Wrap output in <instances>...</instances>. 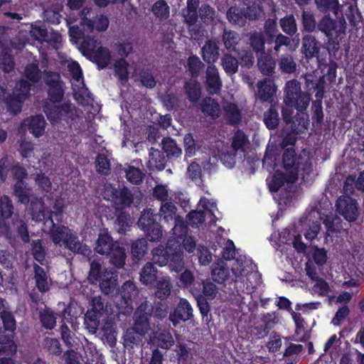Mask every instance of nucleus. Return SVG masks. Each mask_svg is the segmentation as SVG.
<instances>
[{
    "instance_id": "4d7b16f0",
    "label": "nucleus",
    "mask_w": 364,
    "mask_h": 364,
    "mask_svg": "<svg viewBox=\"0 0 364 364\" xmlns=\"http://www.w3.org/2000/svg\"><path fill=\"white\" fill-rule=\"evenodd\" d=\"M250 46L256 53H264L265 38L262 32H254L249 38Z\"/></svg>"
},
{
    "instance_id": "72a5a7b5",
    "label": "nucleus",
    "mask_w": 364,
    "mask_h": 364,
    "mask_svg": "<svg viewBox=\"0 0 364 364\" xmlns=\"http://www.w3.org/2000/svg\"><path fill=\"white\" fill-rule=\"evenodd\" d=\"M316 9L324 14L332 11L338 17L341 12V5L338 0H314Z\"/></svg>"
},
{
    "instance_id": "69168bd1",
    "label": "nucleus",
    "mask_w": 364,
    "mask_h": 364,
    "mask_svg": "<svg viewBox=\"0 0 364 364\" xmlns=\"http://www.w3.org/2000/svg\"><path fill=\"white\" fill-rule=\"evenodd\" d=\"M176 212V205L171 202H166L161 206L159 219L162 218L164 221L168 224L171 221H173Z\"/></svg>"
},
{
    "instance_id": "0e129e2a",
    "label": "nucleus",
    "mask_w": 364,
    "mask_h": 364,
    "mask_svg": "<svg viewBox=\"0 0 364 364\" xmlns=\"http://www.w3.org/2000/svg\"><path fill=\"white\" fill-rule=\"evenodd\" d=\"M43 348L51 355H59L63 352L59 341L55 338L46 337L42 343Z\"/></svg>"
},
{
    "instance_id": "f257e3e1",
    "label": "nucleus",
    "mask_w": 364,
    "mask_h": 364,
    "mask_svg": "<svg viewBox=\"0 0 364 364\" xmlns=\"http://www.w3.org/2000/svg\"><path fill=\"white\" fill-rule=\"evenodd\" d=\"M65 208V201L62 198L55 200L53 208L48 210L46 208L44 202L41 198H34L31 200V214L32 219L38 223H42L48 228H66L65 225H58L61 221Z\"/></svg>"
},
{
    "instance_id": "7ed1b4c3",
    "label": "nucleus",
    "mask_w": 364,
    "mask_h": 364,
    "mask_svg": "<svg viewBox=\"0 0 364 364\" xmlns=\"http://www.w3.org/2000/svg\"><path fill=\"white\" fill-rule=\"evenodd\" d=\"M282 164L285 171L289 173L291 181H297L299 176L304 181H308L313 171L309 157L298 155L294 148H287L282 154Z\"/></svg>"
},
{
    "instance_id": "1a4fd4ad",
    "label": "nucleus",
    "mask_w": 364,
    "mask_h": 364,
    "mask_svg": "<svg viewBox=\"0 0 364 364\" xmlns=\"http://www.w3.org/2000/svg\"><path fill=\"white\" fill-rule=\"evenodd\" d=\"M255 269L256 265L251 259L240 255L231 266L232 281L235 283L243 282Z\"/></svg>"
},
{
    "instance_id": "4c0bfd02",
    "label": "nucleus",
    "mask_w": 364,
    "mask_h": 364,
    "mask_svg": "<svg viewBox=\"0 0 364 364\" xmlns=\"http://www.w3.org/2000/svg\"><path fill=\"white\" fill-rule=\"evenodd\" d=\"M34 279L36 280V287L41 292L48 291L49 286L48 283V275L44 269L37 264L33 265Z\"/></svg>"
},
{
    "instance_id": "c03bdc74",
    "label": "nucleus",
    "mask_w": 364,
    "mask_h": 364,
    "mask_svg": "<svg viewBox=\"0 0 364 364\" xmlns=\"http://www.w3.org/2000/svg\"><path fill=\"white\" fill-rule=\"evenodd\" d=\"M280 118L277 109L274 105H271L267 111L264 113V122L269 129L277 128Z\"/></svg>"
},
{
    "instance_id": "7c9ffc66",
    "label": "nucleus",
    "mask_w": 364,
    "mask_h": 364,
    "mask_svg": "<svg viewBox=\"0 0 364 364\" xmlns=\"http://www.w3.org/2000/svg\"><path fill=\"white\" fill-rule=\"evenodd\" d=\"M46 120L42 114L31 116L28 123V130L36 138L41 136L45 132Z\"/></svg>"
},
{
    "instance_id": "a19ab883",
    "label": "nucleus",
    "mask_w": 364,
    "mask_h": 364,
    "mask_svg": "<svg viewBox=\"0 0 364 364\" xmlns=\"http://www.w3.org/2000/svg\"><path fill=\"white\" fill-rule=\"evenodd\" d=\"M181 15L183 18V23L188 28H190L191 26H195L199 18L198 10L187 7L181 9ZM189 30L192 32V36L194 35L196 37L197 36L195 28Z\"/></svg>"
},
{
    "instance_id": "e2e57ef3",
    "label": "nucleus",
    "mask_w": 364,
    "mask_h": 364,
    "mask_svg": "<svg viewBox=\"0 0 364 364\" xmlns=\"http://www.w3.org/2000/svg\"><path fill=\"white\" fill-rule=\"evenodd\" d=\"M141 85L149 89L156 85V80L153 73L149 68H142L138 74Z\"/></svg>"
},
{
    "instance_id": "2eb2a0df",
    "label": "nucleus",
    "mask_w": 364,
    "mask_h": 364,
    "mask_svg": "<svg viewBox=\"0 0 364 364\" xmlns=\"http://www.w3.org/2000/svg\"><path fill=\"white\" fill-rule=\"evenodd\" d=\"M250 7L233 6L228 10L227 18L231 23L244 26L246 19L252 20L256 18V15H252Z\"/></svg>"
},
{
    "instance_id": "58836bf2",
    "label": "nucleus",
    "mask_w": 364,
    "mask_h": 364,
    "mask_svg": "<svg viewBox=\"0 0 364 364\" xmlns=\"http://www.w3.org/2000/svg\"><path fill=\"white\" fill-rule=\"evenodd\" d=\"M200 205L203 208V210H205V214L209 218L208 221V225L210 227L215 225L218 220L215 215V211L218 210L217 204L215 201L210 200L209 199L203 197L200 200Z\"/></svg>"
},
{
    "instance_id": "a211bd4d",
    "label": "nucleus",
    "mask_w": 364,
    "mask_h": 364,
    "mask_svg": "<svg viewBox=\"0 0 364 364\" xmlns=\"http://www.w3.org/2000/svg\"><path fill=\"white\" fill-rule=\"evenodd\" d=\"M206 87L209 93L216 94L222 87V81L218 68L214 65H208L206 70Z\"/></svg>"
},
{
    "instance_id": "de8ad7c7",
    "label": "nucleus",
    "mask_w": 364,
    "mask_h": 364,
    "mask_svg": "<svg viewBox=\"0 0 364 364\" xmlns=\"http://www.w3.org/2000/svg\"><path fill=\"white\" fill-rule=\"evenodd\" d=\"M78 44V48L82 55L88 58L98 48L97 40L89 36H85Z\"/></svg>"
},
{
    "instance_id": "5701e85b",
    "label": "nucleus",
    "mask_w": 364,
    "mask_h": 364,
    "mask_svg": "<svg viewBox=\"0 0 364 364\" xmlns=\"http://www.w3.org/2000/svg\"><path fill=\"white\" fill-rule=\"evenodd\" d=\"M161 149L163 153L171 161L176 160L181 157L182 149L178 146L176 140L167 136L164 137L161 143Z\"/></svg>"
},
{
    "instance_id": "774afa93",
    "label": "nucleus",
    "mask_w": 364,
    "mask_h": 364,
    "mask_svg": "<svg viewBox=\"0 0 364 364\" xmlns=\"http://www.w3.org/2000/svg\"><path fill=\"white\" fill-rule=\"evenodd\" d=\"M274 37L273 50L275 54L277 55L280 52L282 46L288 47L289 49L292 50H294V48L291 46V42L293 41V39L291 38V36L279 33Z\"/></svg>"
},
{
    "instance_id": "e433bc0d",
    "label": "nucleus",
    "mask_w": 364,
    "mask_h": 364,
    "mask_svg": "<svg viewBox=\"0 0 364 364\" xmlns=\"http://www.w3.org/2000/svg\"><path fill=\"white\" fill-rule=\"evenodd\" d=\"M155 18L161 21L167 20L170 16V7L165 0H158L151 9Z\"/></svg>"
},
{
    "instance_id": "6ab92c4d",
    "label": "nucleus",
    "mask_w": 364,
    "mask_h": 364,
    "mask_svg": "<svg viewBox=\"0 0 364 364\" xmlns=\"http://www.w3.org/2000/svg\"><path fill=\"white\" fill-rule=\"evenodd\" d=\"M309 115L306 112H297L290 120L289 124L286 127L289 129L290 134L297 135L304 133L308 128Z\"/></svg>"
},
{
    "instance_id": "4be33fe9",
    "label": "nucleus",
    "mask_w": 364,
    "mask_h": 364,
    "mask_svg": "<svg viewBox=\"0 0 364 364\" xmlns=\"http://www.w3.org/2000/svg\"><path fill=\"white\" fill-rule=\"evenodd\" d=\"M211 277L214 282L223 284L230 277V269L226 262L218 259L211 265Z\"/></svg>"
},
{
    "instance_id": "8fccbe9b",
    "label": "nucleus",
    "mask_w": 364,
    "mask_h": 364,
    "mask_svg": "<svg viewBox=\"0 0 364 364\" xmlns=\"http://www.w3.org/2000/svg\"><path fill=\"white\" fill-rule=\"evenodd\" d=\"M301 23L302 31L312 33L315 31L318 23H316L315 16L311 11H303L301 12Z\"/></svg>"
},
{
    "instance_id": "338daca9",
    "label": "nucleus",
    "mask_w": 364,
    "mask_h": 364,
    "mask_svg": "<svg viewBox=\"0 0 364 364\" xmlns=\"http://www.w3.org/2000/svg\"><path fill=\"white\" fill-rule=\"evenodd\" d=\"M101 316L87 311L85 315L84 324L86 329L92 334H95L99 328L100 318Z\"/></svg>"
},
{
    "instance_id": "f8f14e48",
    "label": "nucleus",
    "mask_w": 364,
    "mask_h": 364,
    "mask_svg": "<svg viewBox=\"0 0 364 364\" xmlns=\"http://www.w3.org/2000/svg\"><path fill=\"white\" fill-rule=\"evenodd\" d=\"M336 210L343 218L352 222L357 219L358 205L357 200L348 196H340L336 203Z\"/></svg>"
},
{
    "instance_id": "bb28decb",
    "label": "nucleus",
    "mask_w": 364,
    "mask_h": 364,
    "mask_svg": "<svg viewBox=\"0 0 364 364\" xmlns=\"http://www.w3.org/2000/svg\"><path fill=\"white\" fill-rule=\"evenodd\" d=\"M302 53L306 58L317 56L319 50V42L311 35H305L302 39Z\"/></svg>"
},
{
    "instance_id": "393cba45",
    "label": "nucleus",
    "mask_w": 364,
    "mask_h": 364,
    "mask_svg": "<svg viewBox=\"0 0 364 364\" xmlns=\"http://www.w3.org/2000/svg\"><path fill=\"white\" fill-rule=\"evenodd\" d=\"M277 89L272 82L264 80L258 83L257 96L262 102L272 103Z\"/></svg>"
},
{
    "instance_id": "680f3d73",
    "label": "nucleus",
    "mask_w": 364,
    "mask_h": 364,
    "mask_svg": "<svg viewBox=\"0 0 364 364\" xmlns=\"http://www.w3.org/2000/svg\"><path fill=\"white\" fill-rule=\"evenodd\" d=\"M278 63L279 69L284 73H293L296 71V64L290 54L282 55Z\"/></svg>"
},
{
    "instance_id": "c9c22d12",
    "label": "nucleus",
    "mask_w": 364,
    "mask_h": 364,
    "mask_svg": "<svg viewBox=\"0 0 364 364\" xmlns=\"http://www.w3.org/2000/svg\"><path fill=\"white\" fill-rule=\"evenodd\" d=\"M117 245L114 244L112 238L107 233H101L97 240L96 246L95 247L97 252L101 255H107Z\"/></svg>"
},
{
    "instance_id": "a18cd8bd",
    "label": "nucleus",
    "mask_w": 364,
    "mask_h": 364,
    "mask_svg": "<svg viewBox=\"0 0 364 364\" xmlns=\"http://www.w3.org/2000/svg\"><path fill=\"white\" fill-rule=\"evenodd\" d=\"M63 245L74 252L81 253L84 255L90 252V250L82 245L76 236L70 233L67 235L65 240H63Z\"/></svg>"
},
{
    "instance_id": "09e8293b",
    "label": "nucleus",
    "mask_w": 364,
    "mask_h": 364,
    "mask_svg": "<svg viewBox=\"0 0 364 364\" xmlns=\"http://www.w3.org/2000/svg\"><path fill=\"white\" fill-rule=\"evenodd\" d=\"M109 262L117 268H122L125 264L126 254L124 249L116 245L109 253Z\"/></svg>"
},
{
    "instance_id": "9d476101",
    "label": "nucleus",
    "mask_w": 364,
    "mask_h": 364,
    "mask_svg": "<svg viewBox=\"0 0 364 364\" xmlns=\"http://www.w3.org/2000/svg\"><path fill=\"white\" fill-rule=\"evenodd\" d=\"M91 9L89 8H84L80 11V24L83 28H87L89 31L92 32L94 30L97 31H105L109 26L108 18L103 15H96L92 18L87 17L90 13Z\"/></svg>"
},
{
    "instance_id": "49530a36",
    "label": "nucleus",
    "mask_w": 364,
    "mask_h": 364,
    "mask_svg": "<svg viewBox=\"0 0 364 364\" xmlns=\"http://www.w3.org/2000/svg\"><path fill=\"white\" fill-rule=\"evenodd\" d=\"M186 67L191 77H197L204 68V64L196 55H191L187 59Z\"/></svg>"
},
{
    "instance_id": "39448f33",
    "label": "nucleus",
    "mask_w": 364,
    "mask_h": 364,
    "mask_svg": "<svg viewBox=\"0 0 364 364\" xmlns=\"http://www.w3.org/2000/svg\"><path fill=\"white\" fill-rule=\"evenodd\" d=\"M311 95L301 91L299 82L296 80L287 81L285 86L284 102L288 107H294L299 112H304L311 101Z\"/></svg>"
},
{
    "instance_id": "f03ea898",
    "label": "nucleus",
    "mask_w": 364,
    "mask_h": 364,
    "mask_svg": "<svg viewBox=\"0 0 364 364\" xmlns=\"http://www.w3.org/2000/svg\"><path fill=\"white\" fill-rule=\"evenodd\" d=\"M317 28L326 38V48L329 53L335 55L340 48V42L346 34V22L344 16L338 21L332 18L330 14H325L318 21Z\"/></svg>"
},
{
    "instance_id": "ea45409f",
    "label": "nucleus",
    "mask_w": 364,
    "mask_h": 364,
    "mask_svg": "<svg viewBox=\"0 0 364 364\" xmlns=\"http://www.w3.org/2000/svg\"><path fill=\"white\" fill-rule=\"evenodd\" d=\"M222 38L225 48L229 52H237L235 47L240 41V36L236 31L224 29Z\"/></svg>"
},
{
    "instance_id": "603ef678",
    "label": "nucleus",
    "mask_w": 364,
    "mask_h": 364,
    "mask_svg": "<svg viewBox=\"0 0 364 364\" xmlns=\"http://www.w3.org/2000/svg\"><path fill=\"white\" fill-rule=\"evenodd\" d=\"M184 88L187 98L191 102L195 103L198 101L201 95V88L198 82H187Z\"/></svg>"
},
{
    "instance_id": "c756f323",
    "label": "nucleus",
    "mask_w": 364,
    "mask_h": 364,
    "mask_svg": "<svg viewBox=\"0 0 364 364\" xmlns=\"http://www.w3.org/2000/svg\"><path fill=\"white\" fill-rule=\"evenodd\" d=\"M89 58L97 65L99 69H104L110 63L111 55L108 48L100 46Z\"/></svg>"
},
{
    "instance_id": "f3484780",
    "label": "nucleus",
    "mask_w": 364,
    "mask_h": 364,
    "mask_svg": "<svg viewBox=\"0 0 364 364\" xmlns=\"http://www.w3.org/2000/svg\"><path fill=\"white\" fill-rule=\"evenodd\" d=\"M118 287L117 274L112 271L105 270L100 277V288L105 295H112Z\"/></svg>"
},
{
    "instance_id": "ddd939ff",
    "label": "nucleus",
    "mask_w": 364,
    "mask_h": 364,
    "mask_svg": "<svg viewBox=\"0 0 364 364\" xmlns=\"http://www.w3.org/2000/svg\"><path fill=\"white\" fill-rule=\"evenodd\" d=\"M193 317V310L187 299L181 298L173 311L169 314V320L174 326L181 321L186 322Z\"/></svg>"
},
{
    "instance_id": "a878e982",
    "label": "nucleus",
    "mask_w": 364,
    "mask_h": 364,
    "mask_svg": "<svg viewBox=\"0 0 364 364\" xmlns=\"http://www.w3.org/2000/svg\"><path fill=\"white\" fill-rule=\"evenodd\" d=\"M289 173H283L282 171L277 170L275 171L271 177V179L267 181L269 190L272 193H277L282 186L287 183H294L296 181H291L289 177Z\"/></svg>"
},
{
    "instance_id": "6e6552de",
    "label": "nucleus",
    "mask_w": 364,
    "mask_h": 364,
    "mask_svg": "<svg viewBox=\"0 0 364 364\" xmlns=\"http://www.w3.org/2000/svg\"><path fill=\"white\" fill-rule=\"evenodd\" d=\"M138 294L139 291L132 282L127 281L124 282L120 290V295L124 304H121L120 306L119 305L116 306L118 309L116 316L131 314L134 309L132 302Z\"/></svg>"
},
{
    "instance_id": "13d9d810",
    "label": "nucleus",
    "mask_w": 364,
    "mask_h": 364,
    "mask_svg": "<svg viewBox=\"0 0 364 364\" xmlns=\"http://www.w3.org/2000/svg\"><path fill=\"white\" fill-rule=\"evenodd\" d=\"M129 63L124 58L117 59L114 63L115 75L121 82H127L129 79Z\"/></svg>"
},
{
    "instance_id": "bf43d9fd",
    "label": "nucleus",
    "mask_w": 364,
    "mask_h": 364,
    "mask_svg": "<svg viewBox=\"0 0 364 364\" xmlns=\"http://www.w3.org/2000/svg\"><path fill=\"white\" fill-rule=\"evenodd\" d=\"M172 285L169 279L161 278L156 282V296L161 300L166 299L171 294Z\"/></svg>"
},
{
    "instance_id": "37998d69",
    "label": "nucleus",
    "mask_w": 364,
    "mask_h": 364,
    "mask_svg": "<svg viewBox=\"0 0 364 364\" xmlns=\"http://www.w3.org/2000/svg\"><path fill=\"white\" fill-rule=\"evenodd\" d=\"M248 144H250L248 136L242 130L237 129L232 136V141L231 144V147L234 152L237 153L240 151L244 153L245 146Z\"/></svg>"
},
{
    "instance_id": "dca6fc26",
    "label": "nucleus",
    "mask_w": 364,
    "mask_h": 364,
    "mask_svg": "<svg viewBox=\"0 0 364 364\" xmlns=\"http://www.w3.org/2000/svg\"><path fill=\"white\" fill-rule=\"evenodd\" d=\"M173 240H169L167 242V248L169 249L168 252V269L171 272L178 273L185 267L183 261V251L180 245H178L175 250L171 249Z\"/></svg>"
},
{
    "instance_id": "0eeeda50",
    "label": "nucleus",
    "mask_w": 364,
    "mask_h": 364,
    "mask_svg": "<svg viewBox=\"0 0 364 364\" xmlns=\"http://www.w3.org/2000/svg\"><path fill=\"white\" fill-rule=\"evenodd\" d=\"M43 81L47 86L48 95L45 102H62L65 87L60 74L54 71H45Z\"/></svg>"
},
{
    "instance_id": "c85d7f7f",
    "label": "nucleus",
    "mask_w": 364,
    "mask_h": 364,
    "mask_svg": "<svg viewBox=\"0 0 364 364\" xmlns=\"http://www.w3.org/2000/svg\"><path fill=\"white\" fill-rule=\"evenodd\" d=\"M200 111L206 116L213 119H217L220 114V108L218 102L210 97H205L200 103Z\"/></svg>"
},
{
    "instance_id": "423d86ee",
    "label": "nucleus",
    "mask_w": 364,
    "mask_h": 364,
    "mask_svg": "<svg viewBox=\"0 0 364 364\" xmlns=\"http://www.w3.org/2000/svg\"><path fill=\"white\" fill-rule=\"evenodd\" d=\"M43 102V111L52 125L59 124L63 120L68 122L73 112L70 102Z\"/></svg>"
},
{
    "instance_id": "412c9836",
    "label": "nucleus",
    "mask_w": 364,
    "mask_h": 364,
    "mask_svg": "<svg viewBox=\"0 0 364 364\" xmlns=\"http://www.w3.org/2000/svg\"><path fill=\"white\" fill-rule=\"evenodd\" d=\"M14 207L11 198L4 195L0 198V228H10L8 220L14 214Z\"/></svg>"
},
{
    "instance_id": "f704fd0d",
    "label": "nucleus",
    "mask_w": 364,
    "mask_h": 364,
    "mask_svg": "<svg viewBox=\"0 0 364 364\" xmlns=\"http://www.w3.org/2000/svg\"><path fill=\"white\" fill-rule=\"evenodd\" d=\"M220 64L228 75L237 73L239 60L230 53H224L220 59Z\"/></svg>"
},
{
    "instance_id": "6e6d98bb",
    "label": "nucleus",
    "mask_w": 364,
    "mask_h": 364,
    "mask_svg": "<svg viewBox=\"0 0 364 364\" xmlns=\"http://www.w3.org/2000/svg\"><path fill=\"white\" fill-rule=\"evenodd\" d=\"M96 171L100 175L107 176L111 171V163L107 156L103 153L98 154L95 159Z\"/></svg>"
},
{
    "instance_id": "473e14b6",
    "label": "nucleus",
    "mask_w": 364,
    "mask_h": 364,
    "mask_svg": "<svg viewBox=\"0 0 364 364\" xmlns=\"http://www.w3.org/2000/svg\"><path fill=\"white\" fill-rule=\"evenodd\" d=\"M257 66L262 74L271 75L274 73L276 62L272 55L264 53L258 57Z\"/></svg>"
},
{
    "instance_id": "79ce46f5",
    "label": "nucleus",
    "mask_w": 364,
    "mask_h": 364,
    "mask_svg": "<svg viewBox=\"0 0 364 364\" xmlns=\"http://www.w3.org/2000/svg\"><path fill=\"white\" fill-rule=\"evenodd\" d=\"M279 26L282 31L289 36H293L297 33V24L293 14H288L280 18Z\"/></svg>"
},
{
    "instance_id": "864d4df0",
    "label": "nucleus",
    "mask_w": 364,
    "mask_h": 364,
    "mask_svg": "<svg viewBox=\"0 0 364 364\" xmlns=\"http://www.w3.org/2000/svg\"><path fill=\"white\" fill-rule=\"evenodd\" d=\"M156 272L157 269L153 263H146L140 272L141 282L146 284H152L156 279Z\"/></svg>"
},
{
    "instance_id": "5fc2aeb1",
    "label": "nucleus",
    "mask_w": 364,
    "mask_h": 364,
    "mask_svg": "<svg viewBox=\"0 0 364 364\" xmlns=\"http://www.w3.org/2000/svg\"><path fill=\"white\" fill-rule=\"evenodd\" d=\"M63 4H57L50 9L44 10L43 14L45 20L52 24H59L62 17L60 12L63 11Z\"/></svg>"
},
{
    "instance_id": "aec40b11",
    "label": "nucleus",
    "mask_w": 364,
    "mask_h": 364,
    "mask_svg": "<svg viewBox=\"0 0 364 364\" xmlns=\"http://www.w3.org/2000/svg\"><path fill=\"white\" fill-rule=\"evenodd\" d=\"M101 332L102 333L101 338L104 343H107L111 347L115 345L117 332L114 318L108 317L104 321Z\"/></svg>"
},
{
    "instance_id": "cd10ccee",
    "label": "nucleus",
    "mask_w": 364,
    "mask_h": 364,
    "mask_svg": "<svg viewBox=\"0 0 364 364\" xmlns=\"http://www.w3.org/2000/svg\"><path fill=\"white\" fill-rule=\"evenodd\" d=\"M166 156L157 149L151 147L149 150V166L151 169L162 171L165 168L167 161Z\"/></svg>"
},
{
    "instance_id": "2f4dec72",
    "label": "nucleus",
    "mask_w": 364,
    "mask_h": 364,
    "mask_svg": "<svg viewBox=\"0 0 364 364\" xmlns=\"http://www.w3.org/2000/svg\"><path fill=\"white\" fill-rule=\"evenodd\" d=\"M159 216L151 209L144 210L138 220L139 228H162L158 223Z\"/></svg>"
},
{
    "instance_id": "052dcab7",
    "label": "nucleus",
    "mask_w": 364,
    "mask_h": 364,
    "mask_svg": "<svg viewBox=\"0 0 364 364\" xmlns=\"http://www.w3.org/2000/svg\"><path fill=\"white\" fill-rule=\"evenodd\" d=\"M125 173L127 181L134 185L141 184L145 176V174L139 168H136L131 165L128 166L125 170Z\"/></svg>"
},
{
    "instance_id": "3c124183",
    "label": "nucleus",
    "mask_w": 364,
    "mask_h": 364,
    "mask_svg": "<svg viewBox=\"0 0 364 364\" xmlns=\"http://www.w3.org/2000/svg\"><path fill=\"white\" fill-rule=\"evenodd\" d=\"M205 220H209L208 218L205 210H191L186 215V223L192 228H199Z\"/></svg>"
},
{
    "instance_id": "4468645a",
    "label": "nucleus",
    "mask_w": 364,
    "mask_h": 364,
    "mask_svg": "<svg viewBox=\"0 0 364 364\" xmlns=\"http://www.w3.org/2000/svg\"><path fill=\"white\" fill-rule=\"evenodd\" d=\"M106 191L110 193L111 200L117 205L129 207L133 203V194L126 186L117 189L114 186L109 185V186L106 188Z\"/></svg>"
},
{
    "instance_id": "9b49d317",
    "label": "nucleus",
    "mask_w": 364,
    "mask_h": 364,
    "mask_svg": "<svg viewBox=\"0 0 364 364\" xmlns=\"http://www.w3.org/2000/svg\"><path fill=\"white\" fill-rule=\"evenodd\" d=\"M153 306L151 304L145 300L142 302L134 312V328L135 331L140 334H145L149 328V320L151 316Z\"/></svg>"
},
{
    "instance_id": "b1692460",
    "label": "nucleus",
    "mask_w": 364,
    "mask_h": 364,
    "mask_svg": "<svg viewBox=\"0 0 364 364\" xmlns=\"http://www.w3.org/2000/svg\"><path fill=\"white\" fill-rule=\"evenodd\" d=\"M219 45L214 40H208L201 48V55L203 60L208 63H215L219 58Z\"/></svg>"
},
{
    "instance_id": "20e7f679",
    "label": "nucleus",
    "mask_w": 364,
    "mask_h": 364,
    "mask_svg": "<svg viewBox=\"0 0 364 364\" xmlns=\"http://www.w3.org/2000/svg\"><path fill=\"white\" fill-rule=\"evenodd\" d=\"M308 228H321L323 224L325 228H341L342 220L336 214L331 211L323 212L318 209H311L305 213L300 220Z\"/></svg>"
}]
</instances>
